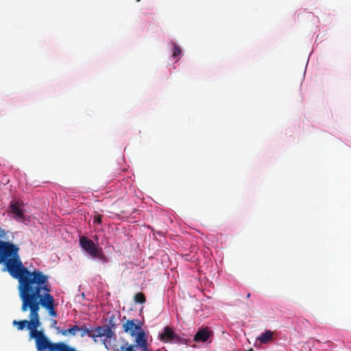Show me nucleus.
I'll list each match as a JSON object with an SVG mask.
<instances>
[{"mask_svg": "<svg viewBox=\"0 0 351 351\" xmlns=\"http://www.w3.org/2000/svg\"><path fill=\"white\" fill-rule=\"evenodd\" d=\"M18 291L22 302L21 311L27 312L28 308H32L33 313L37 316L38 320H40L38 312L42 306L48 311L49 315L57 317L55 300L50 294L51 287L49 282V276L43 272L34 277Z\"/></svg>", "mask_w": 351, "mask_h": 351, "instance_id": "1", "label": "nucleus"}, {"mask_svg": "<svg viewBox=\"0 0 351 351\" xmlns=\"http://www.w3.org/2000/svg\"><path fill=\"white\" fill-rule=\"evenodd\" d=\"M19 247L12 243L0 240V262H3V271L19 282L18 290L38 276L43 271L37 269L29 270L25 267L19 255Z\"/></svg>", "mask_w": 351, "mask_h": 351, "instance_id": "2", "label": "nucleus"}, {"mask_svg": "<svg viewBox=\"0 0 351 351\" xmlns=\"http://www.w3.org/2000/svg\"><path fill=\"white\" fill-rule=\"evenodd\" d=\"M28 311H29V320H14L12 325L16 326L18 330H23L27 327L29 330L30 333L32 330L38 328L41 325V323L40 320H38L37 316H35L33 313L34 311L32 308H28Z\"/></svg>", "mask_w": 351, "mask_h": 351, "instance_id": "3", "label": "nucleus"}, {"mask_svg": "<svg viewBox=\"0 0 351 351\" xmlns=\"http://www.w3.org/2000/svg\"><path fill=\"white\" fill-rule=\"evenodd\" d=\"M134 337L136 345H131L128 342H125L117 351H135L134 348H145L148 346L147 336L143 329L136 334Z\"/></svg>", "mask_w": 351, "mask_h": 351, "instance_id": "4", "label": "nucleus"}, {"mask_svg": "<svg viewBox=\"0 0 351 351\" xmlns=\"http://www.w3.org/2000/svg\"><path fill=\"white\" fill-rule=\"evenodd\" d=\"M159 338L164 343H176L180 344H186L187 341L184 338L180 337L170 327L165 326L163 332L160 334Z\"/></svg>", "mask_w": 351, "mask_h": 351, "instance_id": "5", "label": "nucleus"}, {"mask_svg": "<svg viewBox=\"0 0 351 351\" xmlns=\"http://www.w3.org/2000/svg\"><path fill=\"white\" fill-rule=\"evenodd\" d=\"M23 205L21 201L12 200L8 209L12 217L19 222H24L26 220L23 208Z\"/></svg>", "mask_w": 351, "mask_h": 351, "instance_id": "6", "label": "nucleus"}, {"mask_svg": "<svg viewBox=\"0 0 351 351\" xmlns=\"http://www.w3.org/2000/svg\"><path fill=\"white\" fill-rule=\"evenodd\" d=\"M141 325V322L138 319H128L123 324V329L125 332L129 333L132 337H134L136 334L143 329Z\"/></svg>", "mask_w": 351, "mask_h": 351, "instance_id": "7", "label": "nucleus"}, {"mask_svg": "<svg viewBox=\"0 0 351 351\" xmlns=\"http://www.w3.org/2000/svg\"><path fill=\"white\" fill-rule=\"evenodd\" d=\"M80 245L92 257L95 255L96 252L99 248L96 246L91 239L84 236L80 238Z\"/></svg>", "mask_w": 351, "mask_h": 351, "instance_id": "8", "label": "nucleus"}, {"mask_svg": "<svg viewBox=\"0 0 351 351\" xmlns=\"http://www.w3.org/2000/svg\"><path fill=\"white\" fill-rule=\"evenodd\" d=\"M114 335V332L108 325H104L93 328L92 338L106 337L111 339Z\"/></svg>", "mask_w": 351, "mask_h": 351, "instance_id": "9", "label": "nucleus"}, {"mask_svg": "<svg viewBox=\"0 0 351 351\" xmlns=\"http://www.w3.org/2000/svg\"><path fill=\"white\" fill-rule=\"evenodd\" d=\"M210 337V332L207 328L199 330L194 337V341L205 342Z\"/></svg>", "mask_w": 351, "mask_h": 351, "instance_id": "10", "label": "nucleus"}, {"mask_svg": "<svg viewBox=\"0 0 351 351\" xmlns=\"http://www.w3.org/2000/svg\"><path fill=\"white\" fill-rule=\"evenodd\" d=\"M274 332L269 330H265L263 332L260 336H258L256 339L259 341L261 343H267L274 339Z\"/></svg>", "mask_w": 351, "mask_h": 351, "instance_id": "11", "label": "nucleus"}, {"mask_svg": "<svg viewBox=\"0 0 351 351\" xmlns=\"http://www.w3.org/2000/svg\"><path fill=\"white\" fill-rule=\"evenodd\" d=\"M77 331H80V327L75 324L73 326H72L71 328H70L69 329L61 330L59 332H60L64 336H68V335L75 336Z\"/></svg>", "mask_w": 351, "mask_h": 351, "instance_id": "12", "label": "nucleus"}, {"mask_svg": "<svg viewBox=\"0 0 351 351\" xmlns=\"http://www.w3.org/2000/svg\"><path fill=\"white\" fill-rule=\"evenodd\" d=\"M80 331H81L80 336L82 337H84L86 335L92 337L93 333V328H88L86 324H84L80 327Z\"/></svg>", "mask_w": 351, "mask_h": 351, "instance_id": "13", "label": "nucleus"}, {"mask_svg": "<svg viewBox=\"0 0 351 351\" xmlns=\"http://www.w3.org/2000/svg\"><path fill=\"white\" fill-rule=\"evenodd\" d=\"M93 258H98L99 260H101L103 263H107L108 258L104 254L102 249L99 247L98 250L96 252L95 255H93Z\"/></svg>", "mask_w": 351, "mask_h": 351, "instance_id": "14", "label": "nucleus"}, {"mask_svg": "<svg viewBox=\"0 0 351 351\" xmlns=\"http://www.w3.org/2000/svg\"><path fill=\"white\" fill-rule=\"evenodd\" d=\"M134 301L136 303L143 304L146 301L145 295L143 293H138L134 295Z\"/></svg>", "mask_w": 351, "mask_h": 351, "instance_id": "15", "label": "nucleus"}, {"mask_svg": "<svg viewBox=\"0 0 351 351\" xmlns=\"http://www.w3.org/2000/svg\"><path fill=\"white\" fill-rule=\"evenodd\" d=\"M180 54H181L180 49L178 46L174 45H173V51L172 57L173 58H176L179 57Z\"/></svg>", "mask_w": 351, "mask_h": 351, "instance_id": "16", "label": "nucleus"}, {"mask_svg": "<svg viewBox=\"0 0 351 351\" xmlns=\"http://www.w3.org/2000/svg\"><path fill=\"white\" fill-rule=\"evenodd\" d=\"M94 223L101 224V216L100 215H97L95 216Z\"/></svg>", "mask_w": 351, "mask_h": 351, "instance_id": "17", "label": "nucleus"}, {"mask_svg": "<svg viewBox=\"0 0 351 351\" xmlns=\"http://www.w3.org/2000/svg\"><path fill=\"white\" fill-rule=\"evenodd\" d=\"M5 236V230L2 229L0 227V238H3Z\"/></svg>", "mask_w": 351, "mask_h": 351, "instance_id": "18", "label": "nucleus"}, {"mask_svg": "<svg viewBox=\"0 0 351 351\" xmlns=\"http://www.w3.org/2000/svg\"><path fill=\"white\" fill-rule=\"evenodd\" d=\"M111 329H114L116 328V325L114 324H111V326H110Z\"/></svg>", "mask_w": 351, "mask_h": 351, "instance_id": "19", "label": "nucleus"}, {"mask_svg": "<svg viewBox=\"0 0 351 351\" xmlns=\"http://www.w3.org/2000/svg\"><path fill=\"white\" fill-rule=\"evenodd\" d=\"M141 349H142V351H150L148 349V346H147L145 348H141Z\"/></svg>", "mask_w": 351, "mask_h": 351, "instance_id": "20", "label": "nucleus"}, {"mask_svg": "<svg viewBox=\"0 0 351 351\" xmlns=\"http://www.w3.org/2000/svg\"><path fill=\"white\" fill-rule=\"evenodd\" d=\"M57 322L56 320H53V324H56Z\"/></svg>", "mask_w": 351, "mask_h": 351, "instance_id": "21", "label": "nucleus"}, {"mask_svg": "<svg viewBox=\"0 0 351 351\" xmlns=\"http://www.w3.org/2000/svg\"><path fill=\"white\" fill-rule=\"evenodd\" d=\"M250 293H248V294L247 295V298H250Z\"/></svg>", "mask_w": 351, "mask_h": 351, "instance_id": "22", "label": "nucleus"}, {"mask_svg": "<svg viewBox=\"0 0 351 351\" xmlns=\"http://www.w3.org/2000/svg\"><path fill=\"white\" fill-rule=\"evenodd\" d=\"M0 263H3V262H0Z\"/></svg>", "mask_w": 351, "mask_h": 351, "instance_id": "23", "label": "nucleus"}]
</instances>
